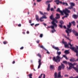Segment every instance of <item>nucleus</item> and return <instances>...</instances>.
<instances>
[{
	"mask_svg": "<svg viewBox=\"0 0 78 78\" xmlns=\"http://www.w3.org/2000/svg\"><path fill=\"white\" fill-rule=\"evenodd\" d=\"M56 11L60 12L61 13V14L63 15H64V13H63V12L65 14V15L68 16H69V14L67 13V12H68V13H70V11L67 8H66L65 9L63 10V11H62L60 10V9L59 8H58L57 9Z\"/></svg>",
	"mask_w": 78,
	"mask_h": 78,
	"instance_id": "obj_1",
	"label": "nucleus"
},
{
	"mask_svg": "<svg viewBox=\"0 0 78 78\" xmlns=\"http://www.w3.org/2000/svg\"><path fill=\"white\" fill-rule=\"evenodd\" d=\"M61 59V58L59 55H57L56 58L54 57L53 59V61H55V62H60Z\"/></svg>",
	"mask_w": 78,
	"mask_h": 78,
	"instance_id": "obj_2",
	"label": "nucleus"
},
{
	"mask_svg": "<svg viewBox=\"0 0 78 78\" xmlns=\"http://www.w3.org/2000/svg\"><path fill=\"white\" fill-rule=\"evenodd\" d=\"M70 48L73 51H74L75 53H76V56L78 57V58L76 59L77 61H78V51L76 50V48L75 47H70Z\"/></svg>",
	"mask_w": 78,
	"mask_h": 78,
	"instance_id": "obj_3",
	"label": "nucleus"
},
{
	"mask_svg": "<svg viewBox=\"0 0 78 78\" xmlns=\"http://www.w3.org/2000/svg\"><path fill=\"white\" fill-rule=\"evenodd\" d=\"M52 47L53 48H54V49L56 50L57 51V55H58V56H59V55H60L61 54V52L58 51L60 50V49L59 48H58V47H55V46H53Z\"/></svg>",
	"mask_w": 78,
	"mask_h": 78,
	"instance_id": "obj_4",
	"label": "nucleus"
},
{
	"mask_svg": "<svg viewBox=\"0 0 78 78\" xmlns=\"http://www.w3.org/2000/svg\"><path fill=\"white\" fill-rule=\"evenodd\" d=\"M72 29H69V28H67V30H66V33H67V36H68V37H70V35H69V33H72Z\"/></svg>",
	"mask_w": 78,
	"mask_h": 78,
	"instance_id": "obj_5",
	"label": "nucleus"
},
{
	"mask_svg": "<svg viewBox=\"0 0 78 78\" xmlns=\"http://www.w3.org/2000/svg\"><path fill=\"white\" fill-rule=\"evenodd\" d=\"M68 64L69 66V67L68 68V70H71V69H72V68H73L72 66H73V64H72L71 63H70L69 62H68Z\"/></svg>",
	"mask_w": 78,
	"mask_h": 78,
	"instance_id": "obj_6",
	"label": "nucleus"
},
{
	"mask_svg": "<svg viewBox=\"0 0 78 78\" xmlns=\"http://www.w3.org/2000/svg\"><path fill=\"white\" fill-rule=\"evenodd\" d=\"M47 17H46V16H45L44 15V16H43L42 17H41L40 19V20L41 22H43V21H44V20H42L43 19H47Z\"/></svg>",
	"mask_w": 78,
	"mask_h": 78,
	"instance_id": "obj_7",
	"label": "nucleus"
},
{
	"mask_svg": "<svg viewBox=\"0 0 78 78\" xmlns=\"http://www.w3.org/2000/svg\"><path fill=\"white\" fill-rule=\"evenodd\" d=\"M72 32L76 36H78V33L76 31L74 30H72Z\"/></svg>",
	"mask_w": 78,
	"mask_h": 78,
	"instance_id": "obj_8",
	"label": "nucleus"
},
{
	"mask_svg": "<svg viewBox=\"0 0 78 78\" xmlns=\"http://www.w3.org/2000/svg\"><path fill=\"white\" fill-rule=\"evenodd\" d=\"M73 69H74L76 70V72L78 73V65L76 66V68L74 66L73 67Z\"/></svg>",
	"mask_w": 78,
	"mask_h": 78,
	"instance_id": "obj_9",
	"label": "nucleus"
},
{
	"mask_svg": "<svg viewBox=\"0 0 78 78\" xmlns=\"http://www.w3.org/2000/svg\"><path fill=\"white\" fill-rule=\"evenodd\" d=\"M39 63V65L38 66V69H39L41 67V59H39L38 61Z\"/></svg>",
	"mask_w": 78,
	"mask_h": 78,
	"instance_id": "obj_10",
	"label": "nucleus"
},
{
	"mask_svg": "<svg viewBox=\"0 0 78 78\" xmlns=\"http://www.w3.org/2000/svg\"><path fill=\"white\" fill-rule=\"evenodd\" d=\"M35 17L36 20H37V22H39V20H40V19H39V16L36 15H35Z\"/></svg>",
	"mask_w": 78,
	"mask_h": 78,
	"instance_id": "obj_11",
	"label": "nucleus"
},
{
	"mask_svg": "<svg viewBox=\"0 0 78 78\" xmlns=\"http://www.w3.org/2000/svg\"><path fill=\"white\" fill-rule=\"evenodd\" d=\"M71 26H72V23L70 22H69V24L67 25V28H71Z\"/></svg>",
	"mask_w": 78,
	"mask_h": 78,
	"instance_id": "obj_12",
	"label": "nucleus"
},
{
	"mask_svg": "<svg viewBox=\"0 0 78 78\" xmlns=\"http://www.w3.org/2000/svg\"><path fill=\"white\" fill-rule=\"evenodd\" d=\"M56 17H55V19H59L60 18V15L58 13H57L56 14Z\"/></svg>",
	"mask_w": 78,
	"mask_h": 78,
	"instance_id": "obj_13",
	"label": "nucleus"
},
{
	"mask_svg": "<svg viewBox=\"0 0 78 78\" xmlns=\"http://www.w3.org/2000/svg\"><path fill=\"white\" fill-rule=\"evenodd\" d=\"M50 4H49L48 5V7L47 8V10L48 11H50Z\"/></svg>",
	"mask_w": 78,
	"mask_h": 78,
	"instance_id": "obj_14",
	"label": "nucleus"
},
{
	"mask_svg": "<svg viewBox=\"0 0 78 78\" xmlns=\"http://www.w3.org/2000/svg\"><path fill=\"white\" fill-rule=\"evenodd\" d=\"M61 72H59L58 73V75L57 78H62V77H61Z\"/></svg>",
	"mask_w": 78,
	"mask_h": 78,
	"instance_id": "obj_15",
	"label": "nucleus"
},
{
	"mask_svg": "<svg viewBox=\"0 0 78 78\" xmlns=\"http://www.w3.org/2000/svg\"><path fill=\"white\" fill-rule=\"evenodd\" d=\"M63 36H64V37H66V39H68V40H69V41H72V40H70V39L69 38V37H67V36L65 35V34H63Z\"/></svg>",
	"mask_w": 78,
	"mask_h": 78,
	"instance_id": "obj_16",
	"label": "nucleus"
},
{
	"mask_svg": "<svg viewBox=\"0 0 78 78\" xmlns=\"http://www.w3.org/2000/svg\"><path fill=\"white\" fill-rule=\"evenodd\" d=\"M73 17L74 18V19H77V18L78 17V15H73Z\"/></svg>",
	"mask_w": 78,
	"mask_h": 78,
	"instance_id": "obj_17",
	"label": "nucleus"
},
{
	"mask_svg": "<svg viewBox=\"0 0 78 78\" xmlns=\"http://www.w3.org/2000/svg\"><path fill=\"white\" fill-rule=\"evenodd\" d=\"M61 64V66L62 69H64V68L65 67V66H64V65L62 63Z\"/></svg>",
	"mask_w": 78,
	"mask_h": 78,
	"instance_id": "obj_18",
	"label": "nucleus"
},
{
	"mask_svg": "<svg viewBox=\"0 0 78 78\" xmlns=\"http://www.w3.org/2000/svg\"><path fill=\"white\" fill-rule=\"evenodd\" d=\"M51 28L52 29H53V30H54L55 32H56V30H55V27L54 26H51Z\"/></svg>",
	"mask_w": 78,
	"mask_h": 78,
	"instance_id": "obj_19",
	"label": "nucleus"
},
{
	"mask_svg": "<svg viewBox=\"0 0 78 78\" xmlns=\"http://www.w3.org/2000/svg\"><path fill=\"white\" fill-rule=\"evenodd\" d=\"M52 25H53V26H54L55 27H57V24H56V23H51Z\"/></svg>",
	"mask_w": 78,
	"mask_h": 78,
	"instance_id": "obj_20",
	"label": "nucleus"
},
{
	"mask_svg": "<svg viewBox=\"0 0 78 78\" xmlns=\"http://www.w3.org/2000/svg\"><path fill=\"white\" fill-rule=\"evenodd\" d=\"M54 78H58V76H57V73L56 72L54 73Z\"/></svg>",
	"mask_w": 78,
	"mask_h": 78,
	"instance_id": "obj_21",
	"label": "nucleus"
},
{
	"mask_svg": "<svg viewBox=\"0 0 78 78\" xmlns=\"http://www.w3.org/2000/svg\"><path fill=\"white\" fill-rule=\"evenodd\" d=\"M70 5H71V6H75V3L73 2H71L70 3Z\"/></svg>",
	"mask_w": 78,
	"mask_h": 78,
	"instance_id": "obj_22",
	"label": "nucleus"
},
{
	"mask_svg": "<svg viewBox=\"0 0 78 78\" xmlns=\"http://www.w3.org/2000/svg\"><path fill=\"white\" fill-rule=\"evenodd\" d=\"M52 2V1H47L46 2V4L48 5L49 3H50V2Z\"/></svg>",
	"mask_w": 78,
	"mask_h": 78,
	"instance_id": "obj_23",
	"label": "nucleus"
},
{
	"mask_svg": "<svg viewBox=\"0 0 78 78\" xmlns=\"http://www.w3.org/2000/svg\"><path fill=\"white\" fill-rule=\"evenodd\" d=\"M69 51L68 50H66L65 51V53H66V54H69Z\"/></svg>",
	"mask_w": 78,
	"mask_h": 78,
	"instance_id": "obj_24",
	"label": "nucleus"
},
{
	"mask_svg": "<svg viewBox=\"0 0 78 78\" xmlns=\"http://www.w3.org/2000/svg\"><path fill=\"white\" fill-rule=\"evenodd\" d=\"M62 62L63 63V64H66V65H67L68 64V63H67V61H63Z\"/></svg>",
	"mask_w": 78,
	"mask_h": 78,
	"instance_id": "obj_25",
	"label": "nucleus"
},
{
	"mask_svg": "<svg viewBox=\"0 0 78 78\" xmlns=\"http://www.w3.org/2000/svg\"><path fill=\"white\" fill-rule=\"evenodd\" d=\"M50 69H54V66L51 65L50 67Z\"/></svg>",
	"mask_w": 78,
	"mask_h": 78,
	"instance_id": "obj_26",
	"label": "nucleus"
},
{
	"mask_svg": "<svg viewBox=\"0 0 78 78\" xmlns=\"http://www.w3.org/2000/svg\"><path fill=\"white\" fill-rule=\"evenodd\" d=\"M65 47V48H66V47H67V48H69V44H64Z\"/></svg>",
	"mask_w": 78,
	"mask_h": 78,
	"instance_id": "obj_27",
	"label": "nucleus"
},
{
	"mask_svg": "<svg viewBox=\"0 0 78 78\" xmlns=\"http://www.w3.org/2000/svg\"><path fill=\"white\" fill-rule=\"evenodd\" d=\"M53 21H52L51 22V23H55V22L56 21V19H55V18H53V19H52Z\"/></svg>",
	"mask_w": 78,
	"mask_h": 78,
	"instance_id": "obj_28",
	"label": "nucleus"
},
{
	"mask_svg": "<svg viewBox=\"0 0 78 78\" xmlns=\"http://www.w3.org/2000/svg\"><path fill=\"white\" fill-rule=\"evenodd\" d=\"M71 23H72L73 26H75V21H73L71 22Z\"/></svg>",
	"mask_w": 78,
	"mask_h": 78,
	"instance_id": "obj_29",
	"label": "nucleus"
},
{
	"mask_svg": "<svg viewBox=\"0 0 78 78\" xmlns=\"http://www.w3.org/2000/svg\"><path fill=\"white\" fill-rule=\"evenodd\" d=\"M70 61L71 62H75V61H75L73 58H71L70 59Z\"/></svg>",
	"mask_w": 78,
	"mask_h": 78,
	"instance_id": "obj_30",
	"label": "nucleus"
},
{
	"mask_svg": "<svg viewBox=\"0 0 78 78\" xmlns=\"http://www.w3.org/2000/svg\"><path fill=\"white\" fill-rule=\"evenodd\" d=\"M63 5H66V6H68V4H67V2L65 3L63 2Z\"/></svg>",
	"mask_w": 78,
	"mask_h": 78,
	"instance_id": "obj_31",
	"label": "nucleus"
},
{
	"mask_svg": "<svg viewBox=\"0 0 78 78\" xmlns=\"http://www.w3.org/2000/svg\"><path fill=\"white\" fill-rule=\"evenodd\" d=\"M50 18L51 20H53V15H51V16H50Z\"/></svg>",
	"mask_w": 78,
	"mask_h": 78,
	"instance_id": "obj_32",
	"label": "nucleus"
},
{
	"mask_svg": "<svg viewBox=\"0 0 78 78\" xmlns=\"http://www.w3.org/2000/svg\"><path fill=\"white\" fill-rule=\"evenodd\" d=\"M60 23L61 24H64V22L62 20L60 21Z\"/></svg>",
	"mask_w": 78,
	"mask_h": 78,
	"instance_id": "obj_33",
	"label": "nucleus"
},
{
	"mask_svg": "<svg viewBox=\"0 0 78 78\" xmlns=\"http://www.w3.org/2000/svg\"><path fill=\"white\" fill-rule=\"evenodd\" d=\"M68 9H73V7L71 6L70 7H68Z\"/></svg>",
	"mask_w": 78,
	"mask_h": 78,
	"instance_id": "obj_34",
	"label": "nucleus"
},
{
	"mask_svg": "<svg viewBox=\"0 0 78 78\" xmlns=\"http://www.w3.org/2000/svg\"><path fill=\"white\" fill-rule=\"evenodd\" d=\"M28 76L30 78H32V74H29Z\"/></svg>",
	"mask_w": 78,
	"mask_h": 78,
	"instance_id": "obj_35",
	"label": "nucleus"
},
{
	"mask_svg": "<svg viewBox=\"0 0 78 78\" xmlns=\"http://www.w3.org/2000/svg\"><path fill=\"white\" fill-rule=\"evenodd\" d=\"M61 66H59L58 67V70H61Z\"/></svg>",
	"mask_w": 78,
	"mask_h": 78,
	"instance_id": "obj_36",
	"label": "nucleus"
},
{
	"mask_svg": "<svg viewBox=\"0 0 78 78\" xmlns=\"http://www.w3.org/2000/svg\"><path fill=\"white\" fill-rule=\"evenodd\" d=\"M59 26L61 28H62L63 27V26L62 25V24H61L60 25H59Z\"/></svg>",
	"mask_w": 78,
	"mask_h": 78,
	"instance_id": "obj_37",
	"label": "nucleus"
},
{
	"mask_svg": "<svg viewBox=\"0 0 78 78\" xmlns=\"http://www.w3.org/2000/svg\"><path fill=\"white\" fill-rule=\"evenodd\" d=\"M71 42H70V43H68V44L71 47H72V46H73V44H72H72H71Z\"/></svg>",
	"mask_w": 78,
	"mask_h": 78,
	"instance_id": "obj_38",
	"label": "nucleus"
},
{
	"mask_svg": "<svg viewBox=\"0 0 78 78\" xmlns=\"http://www.w3.org/2000/svg\"><path fill=\"white\" fill-rule=\"evenodd\" d=\"M69 78H78V76H77L76 77H73V76H71L69 77Z\"/></svg>",
	"mask_w": 78,
	"mask_h": 78,
	"instance_id": "obj_39",
	"label": "nucleus"
},
{
	"mask_svg": "<svg viewBox=\"0 0 78 78\" xmlns=\"http://www.w3.org/2000/svg\"><path fill=\"white\" fill-rule=\"evenodd\" d=\"M39 12H40V14H41V15H43V16H44V14H43V13H42V12L41 11H40Z\"/></svg>",
	"mask_w": 78,
	"mask_h": 78,
	"instance_id": "obj_40",
	"label": "nucleus"
},
{
	"mask_svg": "<svg viewBox=\"0 0 78 78\" xmlns=\"http://www.w3.org/2000/svg\"><path fill=\"white\" fill-rule=\"evenodd\" d=\"M37 56L40 57V58H41V54H40L39 53L37 54Z\"/></svg>",
	"mask_w": 78,
	"mask_h": 78,
	"instance_id": "obj_41",
	"label": "nucleus"
},
{
	"mask_svg": "<svg viewBox=\"0 0 78 78\" xmlns=\"http://www.w3.org/2000/svg\"><path fill=\"white\" fill-rule=\"evenodd\" d=\"M7 43L8 42H7V41H4L3 42V43L4 44H7Z\"/></svg>",
	"mask_w": 78,
	"mask_h": 78,
	"instance_id": "obj_42",
	"label": "nucleus"
},
{
	"mask_svg": "<svg viewBox=\"0 0 78 78\" xmlns=\"http://www.w3.org/2000/svg\"><path fill=\"white\" fill-rule=\"evenodd\" d=\"M43 75V74H41V75L39 76L38 78H41L42 76Z\"/></svg>",
	"mask_w": 78,
	"mask_h": 78,
	"instance_id": "obj_43",
	"label": "nucleus"
},
{
	"mask_svg": "<svg viewBox=\"0 0 78 78\" xmlns=\"http://www.w3.org/2000/svg\"><path fill=\"white\" fill-rule=\"evenodd\" d=\"M43 37V34H40V37Z\"/></svg>",
	"mask_w": 78,
	"mask_h": 78,
	"instance_id": "obj_44",
	"label": "nucleus"
},
{
	"mask_svg": "<svg viewBox=\"0 0 78 78\" xmlns=\"http://www.w3.org/2000/svg\"><path fill=\"white\" fill-rule=\"evenodd\" d=\"M65 77H69V75H67V74H65L64 75Z\"/></svg>",
	"mask_w": 78,
	"mask_h": 78,
	"instance_id": "obj_45",
	"label": "nucleus"
},
{
	"mask_svg": "<svg viewBox=\"0 0 78 78\" xmlns=\"http://www.w3.org/2000/svg\"><path fill=\"white\" fill-rule=\"evenodd\" d=\"M51 11H54V9L53 8H51Z\"/></svg>",
	"mask_w": 78,
	"mask_h": 78,
	"instance_id": "obj_46",
	"label": "nucleus"
},
{
	"mask_svg": "<svg viewBox=\"0 0 78 78\" xmlns=\"http://www.w3.org/2000/svg\"><path fill=\"white\" fill-rule=\"evenodd\" d=\"M62 43L64 44H67V42H65L64 41H63V42H62Z\"/></svg>",
	"mask_w": 78,
	"mask_h": 78,
	"instance_id": "obj_47",
	"label": "nucleus"
},
{
	"mask_svg": "<svg viewBox=\"0 0 78 78\" xmlns=\"http://www.w3.org/2000/svg\"><path fill=\"white\" fill-rule=\"evenodd\" d=\"M40 47H41V48H44V47L42 45L41 46H40Z\"/></svg>",
	"mask_w": 78,
	"mask_h": 78,
	"instance_id": "obj_48",
	"label": "nucleus"
},
{
	"mask_svg": "<svg viewBox=\"0 0 78 78\" xmlns=\"http://www.w3.org/2000/svg\"><path fill=\"white\" fill-rule=\"evenodd\" d=\"M39 40H38L36 41L37 43V44H39Z\"/></svg>",
	"mask_w": 78,
	"mask_h": 78,
	"instance_id": "obj_49",
	"label": "nucleus"
},
{
	"mask_svg": "<svg viewBox=\"0 0 78 78\" xmlns=\"http://www.w3.org/2000/svg\"><path fill=\"white\" fill-rule=\"evenodd\" d=\"M73 64V66H75V65H76L77 64V63H74Z\"/></svg>",
	"mask_w": 78,
	"mask_h": 78,
	"instance_id": "obj_50",
	"label": "nucleus"
},
{
	"mask_svg": "<svg viewBox=\"0 0 78 78\" xmlns=\"http://www.w3.org/2000/svg\"><path fill=\"white\" fill-rule=\"evenodd\" d=\"M38 25H39V24H36L35 25V27H36L37 26H38Z\"/></svg>",
	"mask_w": 78,
	"mask_h": 78,
	"instance_id": "obj_51",
	"label": "nucleus"
},
{
	"mask_svg": "<svg viewBox=\"0 0 78 78\" xmlns=\"http://www.w3.org/2000/svg\"><path fill=\"white\" fill-rule=\"evenodd\" d=\"M41 1H42V0H37V2H41Z\"/></svg>",
	"mask_w": 78,
	"mask_h": 78,
	"instance_id": "obj_52",
	"label": "nucleus"
},
{
	"mask_svg": "<svg viewBox=\"0 0 78 78\" xmlns=\"http://www.w3.org/2000/svg\"><path fill=\"white\" fill-rule=\"evenodd\" d=\"M34 25V23H33L30 24L31 26H33V25Z\"/></svg>",
	"mask_w": 78,
	"mask_h": 78,
	"instance_id": "obj_53",
	"label": "nucleus"
},
{
	"mask_svg": "<svg viewBox=\"0 0 78 78\" xmlns=\"http://www.w3.org/2000/svg\"><path fill=\"white\" fill-rule=\"evenodd\" d=\"M55 2H59V0H57L56 1H55Z\"/></svg>",
	"mask_w": 78,
	"mask_h": 78,
	"instance_id": "obj_54",
	"label": "nucleus"
},
{
	"mask_svg": "<svg viewBox=\"0 0 78 78\" xmlns=\"http://www.w3.org/2000/svg\"><path fill=\"white\" fill-rule=\"evenodd\" d=\"M43 78H45V74H43Z\"/></svg>",
	"mask_w": 78,
	"mask_h": 78,
	"instance_id": "obj_55",
	"label": "nucleus"
},
{
	"mask_svg": "<svg viewBox=\"0 0 78 78\" xmlns=\"http://www.w3.org/2000/svg\"><path fill=\"white\" fill-rule=\"evenodd\" d=\"M73 10L74 12H75V8H73Z\"/></svg>",
	"mask_w": 78,
	"mask_h": 78,
	"instance_id": "obj_56",
	"label": "nucleus"
},
{
	"mask_svg": "<svg viewBox=\"0 0 78 78\" xmlns=\"http://www.w3.org/2000/svg\"><path fill=\"white\" fill-rule=\"evenodd\" d=\"M59 3H60L61 4H62V5H63V2H62V1L59 2Z\"/></svg>",
	"mask_w": 78,
	"mask_h": 78,
	"instance_id": "obj_57",
	"label": "nucleus"
},
{
	"mask_svg": "<svg viewBox=\"0 0 78 78\" xmlns=\"http://www.w3.org/2000/svg\"><path fill=\"white\" fill-rule=\"evenodd\" d=\"M43 24L44 25V26H46V25H47V24L45 23H43Z\"/></svg>",
	"mask_w": 78,
	"mask_h": 78,
	"instance_id": "obj_58",
	"label": "nucleus"
},
{
	"mask_svg": "<svg viewBox=\"0 0 78 78\" xmlns=\"http://www.w3.org/2000/svg\"><path fill=\"white\" fill-rule=\"evenodd\" d=\"M66 57V55H63V57L64 58H65Z\"/></svg>",
	"mask_w": 78,
	"mask_h": 78,
	"instance_id": "obj_59",
	"label": "nucleus"
},
{
	"mask_svg": "<svg viewBox=\"0 0 78 78\" xmlns=\"http://www.w3.org/2000/svg\"><path fill=\"white\" fill-rule=\"evenodd\" d=\"M47 53H48V54H50V52L48 51H47Z\"/></svg>",
	"mask_w": 78,
	"mask_h": 78,
	"instance_id": "obj_60",
	"label": "nucleus"
},
{
	"mask_svg": "<svg viewBox=\"0 0 78 78\" xmlns=\"http://www.w3.org/2000/svg\"><path fill=\"white\" fill-rule=\"evenodd\" d=\"M23 49V47H22L20 48V50H22V49Z\"/></svg>",
	"mask_w": 78,
	"mask_h": 78,
	"instance_id": "obj_61",
	"label": "nucleus"
},
{
	"mask_svg": "<svg viewBox=\"0 0 78 78\" xmlns=\"http://www.w3.org/2000/svg\"><path fill=\"white\" fill-rule=\"evenodd\" d=\"M18 26L19 27H21V24H20L18 25Z\"/></svg>",
	"mask_w": 78,
	"mask_h": 78,
	"instance_id": "obj_62",
	"label": "nucleus"
},
{
	"mask_svg": "<svg viewBox=\"0 0 78 78\" xmlns=\"http://www.w3.org/2000/svg\"><path fill=\"white\" fill-rule=\"evenodd\" d=\"M63 28L65 29H66V26H64Z\"/></svg>",
	"mask_w": 78,
	"mask_h": 78,
	"instance_id": "obj_63",
	"label": "nucleus"
},
{
	"mask_svg": "<svg viewBox=\"0 0 78 78\" xmlns=\"http://www.w3.org/2000/svg\"><path fill=\"white\" fill-rule=\"evenodd\" d=\"M29 23H31V20H29Z\"/></svg>",
	"mask_w": 78,
	"mask_h": 78,
	"instance_id": "obj_64",
	"label": "nucleus"
}]
</instances>
